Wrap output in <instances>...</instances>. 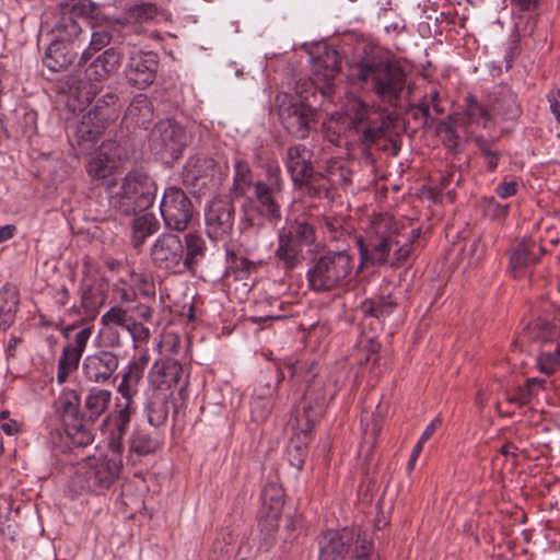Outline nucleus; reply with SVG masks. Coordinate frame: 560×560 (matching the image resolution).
Wrapping results in <instances>:
<instances>
[{"mask_svg":"<svg viewBox=\"0 0 560 560\" xmlns=\"http://www.w3.org/2000/svg\"><path fill=\"white\" fill-rule=\"evenodd\" d=\"M290 378L298 382H305L306 388L296 410V422L300 432L290 441L288 446V460L298 470L303 468L306 455L310 433L318 417L324 412L327 405V396L324 392L325 381L317 374L315 362L285 363Z\"/></svg>","mask_w":560,"mask_h":560,"instance_id":"f257e3e1","label":"nucleus"},{"mask_svg":"<svg viewBox=\"0 0 560 560\" xmlns=\"http://www.w3.org/2000/svg\"><path fill=\"white\" fill-rule=\"evenodd\" d=\"M392 122L389 115L355 100L347 115L338 119L331 117L327 126V138L331 143L338 144L341 132L357 137L363 156L373 160L372 148L386 137Z\"/></svg>","mask_w":560,"mask_h":560,"instance_id":"f03ea898","label":"nucleus"},{"mask_svg":"<svg viewBox=\"0 0 560 560\" xmlns=\"http://www.w3.org/2000/svg\"><path fill=\"white\" fill-rule=\"evenodd\" d=\"M400 224L389 214L378 215L368 238L355 237L362 265H400L410 256V245L401 244Z\"/></svg>","mask_w":560,"mask_h":560,"instance_id":"7ed1b4c3","label":"nucleus"},{"mask_svg":"<svg viewBox=\"0 0 560 560\" xmlns=\"http://www.w3.org/2000/svg\"><path fill=\"white\" fill-rule=\"evenodd\" d=\"M355 74L384 103L397 106L406 86L404 69L389 57L372 52L355 66Z\"/></svg>","mask_w":560,"mask_h":560,"instance_id":"20e7f679","label":"nucleus"},{"mask_svg":"<svg viewBox=\"0 0 560 560\" xmlns=\"http://www.w3.org/2000/svg\"><path fill=\"white\" fill-rule=\"evenodd\" d=\"M353 267V258L345 249L316 257L306 271L308 289L316 293L341 289L349 282Z\"/></svg>","mask_w":560,"mask_h":560,"instance_id":"39448f33","label":"nucleus"},{"mask_svg":"<svg viewBox=\"0 0 560 560\" xmlns=\"http://www.w3.org/2000/svg\"><path fill=\"white\" fill-rule=\"evenodd\" d=\"M100 14V5L92 0H65L60 2L58 19L52 28V42L81 47L85 43V34L77 19L83 18L92 21L97 20Z\"/></svg>","mask_w":560,"mask_h":560,"instance_id":"423d86ee","label":"nucleus"},{"mask_svg":"<svg viewBox=\"0 0 560 560\" xmlns=\"http://www.w3.org/2000/svg\"><path fill=\"white\" fill-rule=\"evenodd\" d=\"M320 560H380L372 553V542L365 533H354L348 528L328 530L319 540Z\"/></svg>","mask_w":560,"mask_h":560,"instance_id":"0eeeda50","label":"nucleus"},{"mask_svg":"<svg viewBox=\"0 0 560 560\" xmlns=\"http://www.w3.org/2000/svg\"><path fill=\"white\" fill-rule=\"evenodd\" d=\"M316 242L314 224L305 218L287 221L278 234V248L275 256L285 269H293L303 260V247Z\"/></svg>","mask_w":560,"mask_h":560,"instance_id":"6e6552de","label":"nucleus"},{"mask_svg":"<svg viewBox=\"0 0 560 560\" xmlns=\"http://www.w3.org/2000/svg\"><path fill=\"white\" fill-rule=\"evenodd\" d=\"M155 184L145 173L133 170L126 174L110 205L126 215L147 210L155 197Z\"/></svg>","mask_w":560,"mask_h":560,"instance_id":"1a4fd4ad","label":"nucleus"},{"mask_svg":"<svg viewBox=\"0 0 560 560\" xmlns=\"http://www.w3.org/2000/svg\"><path fill=\"white\" fill-rule=\"evenodd\" d=\"M128 159V150L118 141L104 142L86 161L85 170L92 182L107 187L116 185L118 174Z\"/></svg>","mask_w":560,"mask_h":560,"instance_id":"9d476101","label":"nucleus"},{"mask_svg":"<svg viewBox=\"0 0 560 560\" xmlns=\"http://www.w3.org/2000/svg\"><path fill=\"white\" fill-rule=\"evenodd\" d=\"M80 395L74 389H63L55 401L56 411L59 415L67 436L73 445L84 447L94 441V436L84 429L82 411L80 410Z\"/></svg>","mask_w":560,"mask_h":560,"instance_id":"9b49d317","label":"nucleus"},{"mask_svg":"<svg viewBox=\"0 0 560 560\" xmlns=\"http://www.w3.org/2000/svg\"><path fill=\"white\" fill-rule=\"evenodd\" d=\"M152 265L170 275H180L186 271L184 264V244L179 236L172 233L161 234L150 250Z\"/></svg>","mask_w":560,"mask_h":560,"instance_id":"f8f14e48","label":"nucleus"},{"mask_svg":"<svg viewBox=\"0 0 560 560\" xmlns=\"http://www.w3.org/2000/svg\"><path fill=\"white\" fill-rule=\"evenodd\" d=\"M188 142L185 129L175 120L159 121L150 132L149 145L152 151L177 160Z\"/></svg>","mask_w":560,"mask_h":560,"instance_id":"ddd939ff","label":"nucleus"},{"mask_svg":"<svg viewBox=\"0 0 560 560\" xmlns=\"http://www.w3.org/2000/svg\"><path fill=\"white\" fill-rule=\"evenodd\" d=\"M160 210L166 229L177 232L185 231L194 215L190 199L177 187L165 189Z\"/></svg>","mask_w":560,"mask_h":560,"instance_id":"4468645a","label":"nucleus"},{"mask_svg":"<svg viewBox=\"0 0 560 560\" xmlns=\"http://www.w3.org/2000/svg\"><path fill=\"white\" fill-rule=\"evenodd\" d=\"M121 463L117 458L106 456L90 459L78 471V478H82V489L100 493L110 488L117 479Z\"/></svg>","mask_w":560,"mask_h":560,"instance_id":"2eb2a0df","label":"nucleus"},{"mask_svg":"<svg viewBox=\"0 0 560 560\" xmlns=\"http://www.w3.org/2000/svg\"><path fill=\"white\" fill-rule=\"evenodd\" d=\"M287 95L279 107V117L283 128L298 139L308 137L311 129L316 124V112L310 105L301 102L289 100Z\"/></svg>","mask_w":560,"mask_h":560,"instance_id":"dca6fc26","label":"nucleus"},{"mask_svg":"<svg viewBox=\"0 0 560 560\" xmlns=\"http://www.w3.org/2000/svg\"><path fill=\"white\" fill-rule=\"evenodd\" d=\"M182 178L186 187L201 191L209 185H217L221 180V171L212 158L196 155L185 164Z\"/></svg>","mask_w":560,"mask_h":560,"instance_id":"f3484780","label":"nucleus"},{"mask_svg":"<svg viewBox=\"0 0 560 560\" xmlns=\"http://www.w3.org/2000/svg\"><path fill=\"white\" fill-rule=\"evenodd\" d=\"M279 168L269 167L268 176L273 179L271 184L258 180L254 183V194L257 201V212L270 223L277 224L281 220V207L278 197L281 189V180L278 177Z\"/></svg>","mask_w":560,"mask_h":560,"instance_id":"a211bd4d","label":"nucleus"},{"mask_svg":"<svg viewBox=\"0 0 560 560\" xmlns=\"http://www.w3.org/2000/svg\"><path fill=\"white\" fill-rule=\"evenodd\" d=\"M235 209L231 201L214 199L206 208V232L213 241L230 238L234 226Z\"/></svg>","mask_w":560,"mask_h":560,"instance_id":"6ab92c4d","label":"nucleus"},{"mask_svg":"<svg viewBox=\"0 0 560 560\" xmlns=\"http://www.w3.org/2000/svg\"><path fill=\"white\" fill-rule=\"evenodd\" d=\"M119 366V357L109 350H100L86 355L82 374L88 383L105 385L114 383Z\"/></svg>","mask_w":560,"mask_h":560,"instance_id":"aec40b11","label":"nucleus"},{"mask_svg":"<svg viewBox=\"0 0 560 560\" xmlns=\"http://www.w3.org/2000/svg\"><path fill=\"white\" fill-rule=\"evenodd\" d=\"M129 28V25L120 23L94 27L90 36L89 46L81 54L79 66L88 63L94 54L109 44H114V47L124 45L125 43L130 45L131 43L128 40L127 33Z\"/></svg>","mask_w":560,"mask_h":560,"instance_id":"412c9836","label":"nucleus"},{"mask_svg":"<svg viewBox=\"0 0 560 560\" xmlns=\"http://www.w3.org/2000/svg\"><path fill=\"white\" fill-rule=\"evenodd\" d=\"M158 68V54L138 51L130 55L125 73L130 84L138 89H145L154 82Z\"/></svg>","mask_w":560,"mask_h":560,"instance_id":"4be33fe9","label":"nucleus"},{"mask_svg":"<svg viewBox=\"0 0 560 560\" xmlns=\"http://www.w3.org/2000/svg\"><path fill=\"white\" fill-rule=\"evenodd\" d=\"M312 155L304 144L292 145L288 149L285 164L296 185H307L312 180L314 176Z\"/></svg>","mask_w":560,"mask_h":560,"instance_id":"5701e85b","label":"nucleus"},{"mask_svg":"<svg viewBox=\"0 0 560 560\" xmlns=\"http://www.w3.org/2000/svg\"><path fill=\"white\" fill-rule=\"evenodd\" d=\"M112 400V392L105 388L93 387L89 390L82 411L81 421L94 436V425L107 411Z\"/></svg>","mask_w":560,"mask_h":560,"instance_id":"b1692460","label":"nucleus"},{"mask_svg":"<svg viewBox=\"0 0 560 560\" xmlns=\"http://www.w3.org/2000/svg\"><path fill=\"white\" fill-rule=\"evenodd\" d=\"M122 54L117 47L105 49L101 55L88 63L85 77L90 82H103L118 71Z\"/></svg>","mask_w":560,"mask_h":560,"instance_id":"393cba45","label":"nucleus"},{"mask_svg":"<svg viewBox=\"0 0 560 560\" xmlns=\"http://www.w3.org/2000/svg\"><path fill=\"white\" fill-rule=\"evenodd\" d=\"M113 121H115V114L112 109L103 114H96L90 109L77 126L75 136L80 142L94 141Z\"/></svg>","mask_w":560,"mask_h":560,"instance_id":"a878e982","label":"nucleus"},{"mask_svg":"<svg viewBox=\"0 0 560 560\" xmlns=\"http://www.w3.org/2000/svg\"><path fill=\"white\" fill-rule=\"evenodd\" d=\"M283 490L277 483H268L261 492L262 510L265 521L264 528L272 532L278 527V520L283 508Z\"/></svg>","mask_w":560,"mask_h":560,"instance_id":"bb28decb","label":"nucleus"},{"mask_svg":"<svg viewBox=\"0 0 560 560\" xmlns=\"http://www.w3.org/2000/svg\"><path fill=\"white\" fill-rule=\"evenodd\" d=\"M130 421L114 417L113 415H106L102 421L101 429L107 439L109 450L121 455L125 446L124 439L127 433Z\"/></svg>","mask_w":560,"mask_h":560,"instance_id":"cd10ccee","label":"nucleus"},{"mask_svg":"<svg viewBox=\"0 0 560 560\" xmlns=\"http://www.w3.org/2000/svg\"><path fill=\"white\" fill-rule=\"evenodd\" d=\"M78 52L60 42H51L43 57V65L51 72L68 69L73 63Z\"/></svg>","mask_w":560,"mask_h":560,"instance_id":"c85d7f7f","label":"nucleus"},{"mask_svg":"<svg viewBox=\"0 0 560 560\" xmlns=\"http://www.w3.org/2000/svg\"><path fill=\"white\" fill-rule=\"evenodd\" d=\"M542 252V248L537 246L535 242L517 244L510 257L511 270L514 276L522 275L527 267L538 261Z\"/></svg>","mask_w":560,"mask_h":560,"instance_id":"c756f323","label":"nucleus"},{"mask_svg":"<svg viewBox=\"0 0 560 560\" xmlns=\"http://www.w3.org/2000/svg\"><path fill=\"white\" fill-rule=\"evenodd\" d=\"M172 392L156 390L147 404L148 422L153 427L163 425L168 417L172 401Z\"/></svg>","mask_w":560,"mask_h":560,"instance_id":"7c9ffc66","label":"nucleus"},{"mask_svg":"<svg viewBox=\"0 0 560 560\" xmlns=\"http://www.w3.org/2000/svg\"><path fill=\"white\" fill-rule=\"evenodd\" d=\"M153 118L152 104L145 95L136 96L127 107L124 120L135 127L148 129Z\"/></svg>","mask_w":560,"mask_h":560,"instance_id":"2f4dec72","label":"nucleus"},{"mask_svg":"<svg viewBox=\"0 0 560 560\" xmlns=\"http://www.w3.org/2000/svg\"><path fill=\"white\" fill-rule=\"evenodd\" d=\"M341 69V57L336 49L325 48L324 51L313 59L314 73L325 81H330Z\"/></svg>","mask_w":560,"mask_h":560,"instance_id":"473e14b6","label":"nucleus"},{"mask_svg":"<svg viewBox=\"0 0 560 560\" xmlns=\"http://www.w3.org/2000/svg\"><path fill=\"white\" fill-rule=\"evenodd\" d=\"M20 303L19 292L13 287L0 290V328L7 330L15 319Z\"/></svg>","mask_w":560,"mask_h":560,"instance_id":"72a5a7b5","label":"nucleus"},{"mask_svg":"<svg viewBox=\"0 0 560 560\" xmlns=\"http://www.w3.org/2000/svg\"><path fill=\"white\" fill-rule=\"evenodd\" d=\"M492 113L500 116L503 120H512L521 115V107L517 103L516 95L506 88H502L492 104Z\"/></svg>","mask_w":560,"mask_h":560,"instance_id":"f704fd0d","label":"nucleus"},{"mask_svg":"<svg viewBox=\"0 0 560 560\" xmlns=\"http://www.w3.org/2000/svg\"><path fill=\"white\" fill-rule=\"evenodd\" d=\"M184 264L186 271H194L195 267L206 257L207 245L197 233H188L184 237Z\"/></svg>","mask_w":560,"mask_h":560,"instance_id":"c9c22d12","label":"nucleus"},{"mask_svg":"<svg viewBox=\"0 0 560 560\" xmlns=\"http://www.w3.org/2000/svg\"><path fill=\"white\" fill-rule=\"evenodd\" d=\"M546 381L538 377L528 378L523 386L514 390H506L505 398L508 402L515 404L518 407L527 406L538 393V389H545Z\"/></svg>","mask_w":560,"mask_h":560,"instance_id":"e433bc0d","label":"nucleus"},{"mask_svg":"<svg viewBox=\"0 0 560 560\" xmlns=\"http://www.w3.org/2000/svg\"><path fill=\"white\" fill-rule=\"evenodd\" d=\"M129 452L136 453L139 456H147L154 453L159 443L151 436L149 432L140 427H136L128 440Z\"/></svg>","mask_w":560,"mask_h":560,"instance_id":"4c0bfd02","label":"nucleus"},{"mask_svg":"<svg viewBox=\"0 0 560 560\" xmlns=\"http://www.w3.org/2000/svg\"><path fill=\"white\" fill-rule=\"evenodd\" d=\"M159 229V222L152 214H142L132 221V244L140 248L145 240L155 233Z\"/></svg>","mask_w":560,"mask_h":560,"instance_id":"58836bf2","label":"nucleus"},{"mask_svg":"<svg viewBox=\"0 0 560 560\" xmlns=\"http://www.w3.org/2000/svg\"><path fill=\"white\" fill-rule=\"evenodd\" d=\"M252 186H254V184L248 163L243 160H236L231 195L234 198L244 197Z\"/></svg>","mask_w":560,"mask_h":560,"instance_id":"ea45409f","label":"nucleus"},{"mask_svg":"<svg viewBox=\"0 0 560 560\" xmlns=\"http://www.w3.org/2000/svg\"><path fill=\"white\" fill-rule=\"evenodd\" d=\"M93 327L86 326L80 329L71 342L63 347L62 355L67 357L69 361L80 362L88 342L92 336Z\"/></svg>","mask_w":560,"mask_h":560,"instance_id":"a19ab883","label":"nucleus"},{"mask_svg":"<svg viewBox=\"0 0 560 560\" xmlns=\"http://www.w3.org/2000/svg\"><path fill=\"white\" fill-rule=\"evenodd\" d=\"M530 330L532 338L541 341V348L552 347L559 342L560 329L547 319H537Z\"/></svg>","mask_w":560,"mask_h":560,"instance_id":"79ce46f5","label":"nucleus"},{"mask_svg":"<svg viewBox=\"0 0 560 560\" xmlns=\"http://www.w3.org/2000/svg\"><path fill=\"white\" fill-rule=\"evenodd\" d=\"M417 109L423 117L424 125L431 126L435 121V116L432 115V112L435 115H441L444 113V108L440 102L439 91L436 89H432L429 93H427L417 104Z\"/></svg>","mask_w":560,"mask_h":560,"instance_id":"37998d69","label":"nucleus"},{"mask_svg":"<svg viewBox=\"0 0 560 560\" xmlns=\"http://www.w3.org/2000/svg\"><path fill=\"white\" fill-rule=\"evenodd\" d=\"M536 365L541 373L553 374L560 368V342H557L555 347L541 348Z\"/></svg>","mask_w":560,"mask_h":560,"instance_id":"c03bdc74","label":"nucleus"},{"mask_svg":"<svg viewBox=\"0 0 560 560\" xmlns=\"http://www.w3.org/2000/svg\"><path fill=\"white\" fill-rule=\"evenodd\" d=\"M465 117L467 119V122L488 127V124L491 120V114L489 113V110L483 105H481L472 95H468L465 98Z\"/></svg>","mask_w":560,"mask_h":560,"instance_id":"a18cd8bd","label":"nucleus"},{"mask_svg":"<svg viewBox=\"0 0 560 560\" xmlns=\"http://www.w3.org/2000/svg\"><path fill=\"white\" fill-rule=\"evenodd\" d=\"M378 342L374 341L372 338L364 337L358 342L355 353L352 355L361 365L368 363L375 364L378 361Z\"/></svg>","mask_w":560,"mask_h":560,"instance_id":"49530a36","label":"nucleus"},{"mask_svg":"<svg viewBox=\"0 0 560 560\" xmlns=\"http://www.w3.org/2000/svg\"><path fill=\"white\" fill-rule=\"evenodd\" d=\"M161 374L163 376V383L167 384L168 387L172 385H179V392L182 393L188 382L184 378V370L183 366L176 361H168L163 364L161 369Z\"/></svg>","mask_w":560,"mask_h":560,"instance_id":"de8ad7c7","label":"nucleus"},{"mask_svg":"<svg viewBox=\"0 0 560 560\" xmlns=\"http://www.w3.org/2000/svg\"><path fill=\"white\" fill-rule=\"evenodd\" d=\"M395 307L396 303L389 298H381L378 301L364 302L361 310L365 316L385 318L394 312Z\"/></svg>","mask_w":560,"mask_h":560,"instance_id":"09e8293b","label":"nucleus"},{"mask_svg":"<svg viewBox=\"0 0 560 560\" xmlns=\"http://www.w3.org/2000/svg\"><path fill=\"white\" fill-rule=\"evenodd\" d=\"M323 228L330 241H346L350 236V231L345 226L341 217H325Z\"/></svg>","mask_w":560,"mask_h":560,"instance_id":"8fccbe9b","label":"nucleus"},{"mask_svg":"<svg viewBox=\"0 0 560 560\" xmlns=\"http://www.w3.org/2000/svg\"><path fill=\"white\" fill-rule=\"evenodd\" d=\"M143 374L141 366L128 365L121 376L117 392H130L138 394V386L143 378Z\"/></svg>","mask_w":560,"mask_h":560,"instance_id":"3c124183","label":"nucleus"},{"mask_svg":"<svg viewBox=\"0 0 560 560\" xmlns=\"http://www.w3.org/2000/svg\"><path fill=\"white\" fill-rule=\"evenodd\" d=\"M118 394L120 397L116 399V410L109 415L130 421L136 412L135 397L137 394L130 392H118Z\"/></svg>","mask_w":560,"mask_h":560,"instance_id":"603ef678","label":"nucleus"},{"mask_svg":"<svg viewBox=\"0 0 560 560\" xmlns=\"http://www.w3.org/2000/svg\"><path fill=\"white\" fill-rule=\"evenodd\" d=\"M475 143L486 160L488 171L494 172L502 155L501 151L493 150V142L483 137H477Z\"/></svg>","mask_w":560,"mask_h":560,"instance_id":"864d4df0","label":"nucleus"},{"mask_svg":"<svg viewBox=\"0 0 560 560\" xmlns=\"http://www.w3.org/2000/svg\"><path fill=\"white\" fill-rule=\"evenodd\" d=\"M509 203H500L494 197H486L483 199V210L486 215L492 220H503L509 213Z\"/></svg>","mask_w":560,"mask_h":560,"instance_id":"5fc2aeb1","label":"nucleus"},{"mask_svg":"<svg viewBox=\"0 0 560 560\" xmlns=\"http://www.w3.org/2000/svg\"><path fill=\"white\" fill-rule=\"evenodd\" d=\"M118 96L114 92H107L102 97H100L94 107L92 108L93 112L96 114H103L107 109H112L115 114V120L118 118V106H117Z\"/></svg>","mask_w":560,"mask_h":560,"instance_id":"6e6d98bb","label":"nucleus"},{"mask_svg":"<svg viewBox=\"0 0 560 560\" xmlns=\"http://www.w3.org/2000/svg\"><path fill=\"white\" fill-rule=\"evenodd\" d=\"M129 316V310H125L118 306L110 307L105 314H103L101 322L103 325L108 326L110 324L122 327L127 317Z\"/></svg>","mask_w":560,"mask_h":560,"instance_id":"4d7b16f0","label":"nucleus"},{"mask_svg":"<svg viewBox=\"0 0 560 560\" xmlns=\"http://www.w3.org/2000/svg\"><path fill=\"white\" fill-rule=\"evenodd\" d=\"M242 225V233L245 237H258L267 229L262 221L256 222L248 213L245 214Z\"/></svg>","mask_w":560,"mask_h":560,"instance_id":"13d9d810","label":"nucleus"},{"mask_svg":"<svg viewBox=\"0 0 560 560\" xmlns=\"http://www.w3.org/2000/svg\"><path fill=\"white\" fill-rule=\"evenodd\" d=\"M102 301L94 299L91 291L83 292L81 296V307L84 310L85 317L93 319L97 314L98 305Z\"/></svg>","mask_w":560,"mask_h":560,"instance_id":"bf43d9fd","label":"nucleus"},{"mask_svg":"<svg viewBox=\"0 0 560 560\" xmlns=\"http://www.w3.org/2000/svg\"><path fill=\"white\" fill-rule=\"evenodd\" d=\"M79 363L69 361L67 357L60 355L58 360L57 381L62 384L67 381L69 374L78 369Z\"/></svg>","mask_w":560,"mask_h":560,"instance_id":"052dcab7","label":"nucleus"},{"mask_svg":"<svg viewBox=\"0 0 560 560\" xmlns=\"http://www.w3.org/2000/svg\"><path fill=\"white\" fill-rule=\"evenodd\" d=\"M156 8L151 3H142L140 5H136L132 10V15L141 21H149L154 19L156 15Z\"/></svg>","mask_w":560,"mask_h":560,"instance_id":"680f3d73","label":"nucleus"},{"mask_svg":"<svg viewBox=\"0 0 560 560\" xmlns=\"http://www.w3.org/2000/svg\"><path fill=\"white\" fill-rule=\"evenodd\" d=\"M135 315L133 318H137L138 322H149L152 318V308L145 304H139L130 310Z\"/></svg>","mask_w":560,"mask_h":560,"instance_id":"e2e57ef3","label":"nucleus"},{"mask_svg":"<svg viewBox=\"0 0 560 560\" xmlns=\"http://www.w3.org/2000/svg\"><path fill=\"white\" fill-rule=\"evenodd\" d=\"M540 0H511L513 9L520 12H533L539 5Z\"/></svg>","mask_w":560,"mask_h":560,"instance_id":"0e129e2a","label":"nucleus"},{"mask_svg":"<svg viewBox=\"0 0 560 560\" xmlns=\"http://www.w3.org/2000/svg\"><path fill=\"white\" fill-rule=\"evenodd\" d=\"M495 191H497L498 196L503 199L512 197L517 191V184H516V182H513V180L502 183L497 187Z\"/></svg>","mask_w":560,"mask_h":560,"instance_id":"69168bd1","label":"nucleus"},{"mask_svg":"<svg viewBox=\"0 0 560 560\" xmlns=\"http://www.w3.org/2000/svg\"><path fill=\"white\" fill-rule=\"evenodd\" d=\"M459 180L460 173L455 168H451L450 171H447L446 175L441 176V186L443 189H447L452 183H455L457 185Z\"/></svg>","mask_w":560,"mask_h":560,"instance_id":"338daca9","label":"nucleus"},{"mask_svg":"<svg viewBox=\"0 0 560 560\" xmlns=\"http://www.w3.org/2000/svg\"><path fill=\"white\" fill-rule=\"evenodd\" d=\"M548 102L550 103V109L553 114H558L560 109V90L553 89L547 95Z\"/></svg>","mask_w":560,"mask_h":560,"instance_id":"774afa93","label":"nucleus"}]
</instances>
